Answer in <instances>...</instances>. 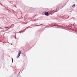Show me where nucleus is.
<instances>
[{
	"label": "nucleus",
	"instance_id": "nucleus-5",
	"mask_svg": "<svg viewBox=\"0 0 77 77\" xmlns=\"http://www.w3.org/2000/svg\"><path fill=\"white\" fill-rule=\"evenodd\" d=\"M5 28H8V27H5Z\"/></svg>",
	"mask_w": 77,
	"mask_h": 77
},
{
	"label": "nucleus",
	"instance_id": "nucleus-6",
	"mask_svg": "<svg viewBox=\"0 0 77 77\" xmlns=\"http://www.w3.org/2000/svg\"><path fill=\"white\" fill-rule=\"evenodd\" d=\"M11 45H12V44H11Z\"/></svg>",
	"mask_w": 77,
	"mask_h": 77
},
{
	"label": "nucleus",
	"instance_id": "nucleus-2",
	"mask_svg": "<svg viewBox=\"0 0 77 77\" xmlns=\"http://www.w3.org/2000/svg\"><path fill=\"white\" fill-rule=\"evenodd\" d=\"M45 15H46V16H48V12H45Z\"/></svg>",
	"mask_w": 77,
	"mask_h": 77
},
{
	"label": "nucleus",
	"instance_id": "nucleus-1",
	"mask_svg": "<svg viewBox=\"0 0 77 77\" xmlns=\"http://www.w3.org/2000/svg\"><path fill=\"white\" fill-rule=\"evenodd\" d=\"M21 51H20L18 53V55L17 57V58H18L19 57H20V54H21Z\"/></svg>",
	"mask_w": 77,
	"mask_h": 77
},
{
	"label": "nucleus",
	"instance_id": "nucleus-4",
	"mask_svg": "<svg viewBox=\"0 0 77 77\" xmlns=\"http://www.w3.org/2000/svg\"><path fill=\"white\" fill-rule=\"evenodd\" d=\"M13 62V59H12V63Z\"/></svg>",
	"mask_w": 77,
	"mask_h": 77
},
{
	"label": "nucleus",
	"instance_id": "nucleus-3",
	"mask_svg": "<svg viewBox=\"0 0 77 77\" xmlns=\"http://www.w3.org/2000/svg\"><path fill=\"white\" fill-rule=\"evenodd\" d=\"M75 5L74 4L72 6V7H75Z\"/></svg>",
	"mask_w": 77,
	"mask_h": 77
}]
</instances>
